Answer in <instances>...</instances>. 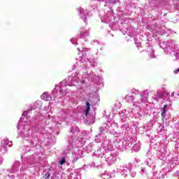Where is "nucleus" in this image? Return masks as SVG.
<instances>
[{
  "instance_id": "obj_8",
  "label": "nucleus",
  "mask_w": 179,
  "mask_h": 179,
  "mask_svg": "<svg viewBox=\"0 0 179 179\" xmlns=\"http://www.w3.org/2000/svg\"><path fill=\"white\" fill-rule=\"evenodd\" d=\"M80 13L81 15H85V10L80 9Z\"/></svg>"
},
{
  "instance_id": "obj_4",
  "label": "nucleus",
  "mask_w": 179,
  "mask_h": 179,
  "mask_svg": "<svg viewBox=\"0 0 179 179\" xmlns=\"http://www.w3.org/2000/svg\"><path fill=\"white\" fill-rule=\"evenodd\" d=\"M50 176H51V173H50V172H47V173L44 176V178L48 179V178H50Z\"/></svg>"
},
{
  "instance_id": "obj_7",
  "label": "nucleus",
  "mask_w": 179,
  "mask_h": 179,
  "mask_svg": "<svg viewBox=\"0 0 179 179\" xmlns=\"http://www.w3.org/2000/svg\"><path fill=\"white\" fill-rule=\"evenodd\" d=\"M64 163H65V157H63L59 162V164L62 165L64 164Z\"/></svg>"
},
{
  "instance_id": "obj_6",
  "label": "nucleus",
  "mask_w": 179,
  "mask_h": 179,
  "mask_svg": "<svg viewBox=\"0 0 179 179\" xmlns=\"http://www.w3.org/2000/svg\"><path fill=\"white\" fill-rule=\"evenodd\" d=\"M166 109H167V105H164L162 108V110H163L162 112L166 113L167 112Z\"/></svg>"
},
{
  "instance_id": "obj_9",
  "label": "nucleus",
  "mask_w": 179,
  "mask_h": 179,
  "mask_svg": "<svg viewBox=\"0 0 179 179\" xmlns=\"http://www.w3.org/2000/svg\"><path fill=\"white\" fill-rule=\"evenodd\" d=\"M177 72H179V69H177Z\"/></svg>"
},
{
  "instance_id": "obj_2",
  "label": "nucleus",
  "mask_w": 179,
  "mask_h": 179,
  "mask_svg": "<svg viewBox=\"0 0 179 179\" xmlns=\"http://www.w3.org/2000/svg\"><path fill=\"white\" fill-rule=\"evenodd\" d=\"M86 110H85V116L87 117L89 114V111H90V103L89 102H86Z\"/></svg>"
},
{
  "instance_id": "obj_5",
  "label": "nucleus",
  "mask_w": 179,
  "mask_h": 179,
  "mask_svg": "<svg viewBox=\"0 0 179 179\" xmlns=\"http://www.w3.org/2000/svg\"><path fill=\"white\" fill-rule=\"evenodd\" d=\"M162 115V120H164L166 118V112H162L161 113Z\"/></svg>"
},
{
  "instance_id": "obj_1",
  "label": "nucleus",
  "mask_w": 179,
  "mask_h": 179,
  "mask_svg": "<svg viewBox=\"0 0 179 179\" xmlns=\"http://www.w3.org/2000/svg\"><path fill=\"white\" fill-rule=\"evenodd\" d=\"M41 99L45 100V101H50L52 100V96H51V94L48 92H45L42 94Z\"/></svg>"
},
{
  "instance_id": "obj_3",
  "label": "nucleus",
  "mask_w": 179,
  "mask_h": 179,
  "mask_svg": "<svg viewBox=\"0 0 179 179\" xmlns=\"http://www.w3.org/2000/svg\"><path fill=\"white\" fill-rule=\"evenodd\" d=\"M149 96V92L148 90L144 91L143 96L148 97Z\"/></svg>"
}]
</instances>
